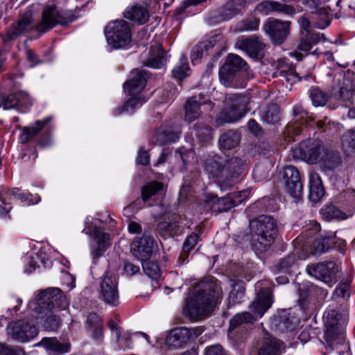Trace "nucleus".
<instances>
[{"label":"nucleus","instance_id":"nucleus-61","mask_svg":"<svg viewBox=\"0 0 355 355\" xmlns=\"http://www.w3.org/2000/svg\"><path fill=\"white\" fill-rule=\"evenodd\" d=\"M140 268L139 266L135 265L130 262H125L123 265V270L128 276H132L139 272Z\"/></svg>","mask_w":355,"mask_h":355},{"label":"nucleus","instance_id":"nucleus-8","mask_svg":"<svg viewBox=\"0 0 355 355\" xmlns=\"http://www.w3.org/2000/svg\"><path fill=\"white\" fill-rule=\"evenodd\" d=\"M225 100L229 104L220 114L216 120L218 125L225 123H234L241 119L246 112L248 99L241 94H228Z\"/></svg>","mask_w":355,"mask_h":355},{"label":"nucleus","instance_id":"nucleus-14","mask_svg":"<svg viewBox=\"0 0 355 355\" xmlns=\"http://www.w3.org/2000/svg\"><path fill=\"white\" fill-rule=\"evenodd\" d=\"M283 179L287 192L295 201L300 200L303 194V185L297 168L293 165L285 166Z\"/></svg>","mask_w":355,"mask_h":355},{"label":"nucleus","instance_id":"nucleus-57","mask_svg":"<svg viewBox=\"0 0 355 355\" xmlns=\"http://www.w3.org/2000/svg\"><path fill=\"white\" fill-rule=\"evenodd\" d=\"M260 19L251 17L243 21V28L246 31H255L259 28Z\"/></svg>","mask_w":355,"mask_h":355},{"label":"nucleus","instance_id":"nucleus-10","mask_svg":"<svg viewBox=\"0 0 355 355\" xmlns=\"http://www.w3.org/2000/svg\"><path fill=\"white\" fill-rule=\"evenodd\" d=\"M306 271L310 276L332 286L336 282L338 268L334 261H322L308 265Z\"/></svg>","mask_w":355,"mask_h":355},{"label":"nucleus","instance_id":"nucleus-31","mask_svg":"<svg viewBox=\"0 0 355 355\" xmlns=\"http://www.w3.org/2000/svg\"><path fill=\"white\" fill-rule=\"evenodd\" d=\"M320 225L314 223L311 224V227L306 228L304 232L301 233V234L297 236L294 241V245H299L297 248L300 249H306L307 247L309 246L310 239L313 238L317 234L320 232Z\"/></svg>","mask_w":355,"mask_h":355},{"label":"nucleus","instance_id":"nucleus-19","mask_svg":"<svg viewBox=\"0 0 355 355\" xmlns=\"http://www.w3.org/2000/svg\"><path fill=\"white\" fill-rule=\"evenodd\" d=\"M249 194L248 191L244 190L239 192L240 199L237 201L233 200L232 197L225 196L218 198L215 196H210L206 200L207 206H209L213 211L222 212L227 211L232 207L240 203Z\"/></svg>","mask_w":355,"mask_h":355},{"label":"nucleus","instance_id":"nucleus-47","mask_svg":"<svg viewBox=\"0 0 355 355\" xmlns=\"http://www.w3.org/2000/svg\"><path fill=\"white\" fill-rule=\"evenodd\" d=\"M335 96L338 100L344 103L345 106H348L353 102V98L355 96V89L342 87Z\"/></svg>","mask_w":355,"mask_h":355},{"label":"nucleus","instance_id":"nucleus-4","mask_svg":"<svg viewBox=\"0 0 355 355\" xmlns=\"http://www.w3.org/2000/svg\"><path fill=\"white\" fill-rule=\"evenodd\" d=\"M245 61L236 54H229L219 71L220 83L227 87L243 88L248 80L254 77Z\"/></svg>","mask_w":355,"mask_h":355},{"label":"nucleus","instance_id":"nucleus-30","mask_svg":"<svg viewBox=\"0 0 355 355\" xmlns=\"http://www.w3.org/2000/svg\"><path fill=\"white\" fill-rule=\"evenodd\" d=\"M324 194V190L320 176L318 173H309V198L311 201L318 202Z\"/></svg>","mask_w":355,"mask_h":355},{"label":"nucleus","instance_id":"nucleus-58","mask_svg":"<svg viewBox=\"0 0 355 355\" xmlns=\"http://www.w3.org/2000/svg\"><path fill=\"white\" fill-rule=\"evenodd\" d=\"M196 135L198 137H202L203 140L209 138L212 128L209 125H203L202 124H197L194 127Z\"/></svg>","mask_w":355,"mask_h":355},{"label":"nucleus","instance_id":"nucleus-13","mask_svg":"<svg viewBox=\"0 0 355 355\" xmlns=\"http://www.w3.org/2000/svg\"><path fill=\"white\" fill-rule=\"evenodd\" d=\"M99 297L110 306H116L119 304L118 279L115 275L106 272L101 279L99 287Z\"/></svg>","mask_w":355,"mask_h":355},{"label":"nucleus","instance_id":"nucleus-54","mask_svg":"<svg viewBox=\"0 0 355 355\" xmlns=\"http://www.w3.org/2000/svg\"><path fill=\"white\" fill-rule=\"evenodd\" d=\"M207 45L205 43H200L195 46L191 53V58L193 64H195L198 60L202 58L204 54V49H207Z\"/></svg>","mask_w":355,"mask_h":355},{"label":"nucleus","instance_id":"nucleus-18","mask_svg":"<svg viewBox=\"0 0 355 355\" xmlns=\"http://www.w3.org/2000/svg\"><path fill=\"white\" fill-rule=\"evenodd\" d=\"M236 46L245 52L250 58L254 60H261L264 57L263 49L266 44L259 37H251L240 39L236 43Z\"/></svg>","mask_w":355,"mask_h":355},{"label":"nucleus","instance_id":"nucleus-21","mask_svg":"<svg viewBox=\"0 0 355 355\" xmlns=\"http://www.w3.org/2000/svg\"><path fill=\"white\" fill-rule=\"evenodd\" d=\"M345 245V241L336 239L335 236H327L316 239L311 245V253L314 254H323L330 249H336L342 251Z\"/></svg>","mask_w":355,"mask_h":355},{"label":"nucleus","instance_id":"nucleus-23","mask_svg":"<svg viewBox=\"0 0 355 355\" xmlns=\"http://www.w3.org/2000/svg\"><path fill=\"white\" fill-rule=\"evenodd\" d=\"M207 103V100L201 94L189 98L184 105V120L190 123L198 119L202 114L200 107Z\"/></svg>","mask_w":355,"mask_h":355},{"label":"nucleus","instance_id":"nucleus-26","mask_svg":"<svg viewBox=\"0 0 355 355\" xmlns=\"http://www.w3.org/2000/svg\"><path fill=\"white\" fill-rule=\"evenodd\" d=\"M125 17L139 24H145L149 19V12L146 6L135 3L126 8Z\"/></svg>","mask_w":355,"mask_h":355},{"label":"nucleus","instance_id":"nucleus-43","mask_svg":"<svg viewBox=\"0 0 355 355\" xmlns=\"http://www.w3.org/2000/svg\"><path fill=\"white\" fill-rule=\"evenodd\" d=\"M322 212L323 216L327 220L334 218L343 220L350 216H348V212L346 210L345 211H343L332 205L326 206L324 209H322Z\"/></svg>","mask_w":355,"mask_h":355},{"label":"nucleus","instance_id":"nucleus-36","mask_svg":"<svg viewBox=\"0 0 355 355\" xmlns=\"http://www.w3.org/2000/svg\"><path fill=\"white\" fill-rule=\"evenodd\" d=\"M309 96L314 106H324L329 100L330 94L318 87L309 89Z\"/></svg>","mask_w":355,"mask_h":355},{"label":"nucleus","instance_id":"nucleus-6","mask_svg":"<svg viewBox=\"0 0 355 355\" xmlns=\"http://www.w3.org/2000/svg\"><path fill=\"white\" fill-rule=\"evenodd\" d=\"M272 302L270 288H262L259 290L257 299L250 306L253 314L247 311L236 314L230 321V327L234 329L243 323H252L257 318H261Z\"/></svg>","mask_w":355,"mask_h":355},{"label":"nucleus","instance_id":"nucleus-35","mask_svg":"<svg viewBox=\"0 0 355 355\" xmlns=\"http://www.w3.org/2000/svg\"><path fill=\"white\" fill-rule=\"evenodd\" d=\"M244 0H233L228 2L221 12L223 20H229L237 15L244 6Z\"/></svg>","mask_w":355,"mask_h":355},{"label":"nucleus","instance_id":"nucleus-41","mask_svg":"<svg viewBox=\"0 0 355 355\" xmlns=\"http://www.w3.org/2000/svg\"><path fill=\"white\" fill-rule=\"evenodd\" d=\"M8 191L1 185L0 186V218H10L9 212L12 209L11 202L7 201Z\"/></svg>","mask_w":355,"mask_h":355},{"label":"nucleus","instance_id":"nucleus-22","mask_svg":"<svg viewBox=\"0 0 355 355\" xmlns=\"http://www.w3.org/2000/svg\"><path fill=\"white\" fill-rule=\"evenodd\" d=\"M148 76L144 70L135 69L131 73V78L123 84V88L130 96L140 94L146 86Z\"/></svg>","mask_w":355,"mask_h":355},{"label":"nucleus","instance_id":"nucleus-56","mask_svg":"<svg viewBox=\"0 0 355 355\" xmlns=\"http://www.w3.org/2000/svg\"><path fill=\"white\" fill-rule=\"evenodd\" d=\"M199 236L196 233L191 234L186 239L183 244V251L190 252L197 244Z\"/></svg>","mask_w":355,"mask_h":355},{"label":"nucleus","instance_id":"nucleus-63","mask_svg":"<svg viewBox=\"0 0 355 355\" xmlns=\"http://www.w3.org/2000/svg\"><path fill=\"white\" fill-rule=\"evenodd\" d=\"M205 355H225L222 346L213 345L207 349Z\"/></svg>","mask_w":355,"mask_h":355},{"label":"nucleus","instance_id":"nucleus-53","mask_svg":"<svg viewBox=\"0 0 355 355\" xmlns=\"http://www.w3.org/2000/svg\"><path fill=\"white\" fill-rule=\"evenodd\" d=\"M334 295L336 297H343L344 299H348L351 295L350 284L347 282H341L336 287Z\"/></svg>","mask_w":355,"mask_h":355},{"label":"nucleus","instance_id":"nucleus-60","mask_svg":"<svg viewBox=\"0 0 355 355\" xmlns=\"http://www.w3.org/2000/svg\"><path fill=\"white\" fill-rule=\"evenodd\" d=\"M279 329L282 331H292L295 328V324L288 318L282 320L279 324Z\"/></svg>","mask_w":355,"mask_h":355},{"label":"nucleus","instance_id":"nucleus-17","mask_svg":"<svg viewBox=\"0 0 355 355\" xmlns=\"http://www.w3.org/2000/svg\"><path fill=\"white\" fill-rule=\"evenodd\" d=\"M291 22L269 18L263 24V30L270 36L274 43L282 44L289 33Z\"/></svg>","mask_w":355,"mask_h":355},{"label":"nucleus","instance_id":"nucleus-7","mask_svg":"<svg viewBox=\"0 0 355 355\" xmlns=\"http://www.w3.org/2000/svg\"><path fill=\"white\" fill-rule=\"evenodd\" d=\"M108 44L113 49H125L132 40L131 28L123 19L110 22L104 30Z\"/></svg>","mask_w":355,"mask_h":355},{"label":"nucleus","instance_id":"nucleus-50","mask_svg":"<svg viewBox=\"0 0 355 355\" xmlns=\"http://www.w3.org/2000/svg\"><path fill=\"white\" fill-rule=\"evenodd\" d=\"M275 12L293 16L296 13V9L291 5L286 3V1H275Z\"/></svg>","mask_w":355,"mask_h":355},{"label":"nucleus","instance_id":"nucleus-29","mask_svg":"<svg viewBox=\"0 0 355 355\" xmlns=\"http://www.w3.org/2000/svg\"><path fill=\"white\" fill-rule=\"evenodd\" d=\"M179 139V132L171 129L157 130L152 134L150 141L157 145L175 142Z\"/></svg>","mask_w":355,"mask_h":355},{"label":"nucleus","instance_id":"nucleus-38","mask_svg":"<svg viewBox=\"0 0 355 355\" xmlns=\"http://www.w3.org/2000/svg\"><path fill=\"white\" fill-rule=\"evenodd\" d=\"M261 117L268 124H275L280 119L279 108L276 104L268 105L261 113Z\"/></svg>","mask_w":355,"mask_h":355},{"label":"nucleus","instance_id":"nucleus-28","mask_svg":"<svg viewBox=\"0 0 355 355\" xmlns=\"http://www.w3.org/2000/svg\"><path fill=\"white\" fill-rule=\"evenodd\" d=\"M35 346H40L48 351L58 354L67 353L71 347L69 343H60L55 337L43 338L40 342L35 344Z\"/></svg>","mask_w":355,"mask_h":355},{"label":"nucleus","instance_id":"nucleus-2","mask_svg":"<svg viewBox=\"0 0 355 355\" xmlns=\"http://www.w3.org/2000/svg\"><path fill=\"white\" fill-rule=\"evenodd\" d=\"M247 160L239 157L225 159L215 153L204 155L202 166L209 180L220 186L231 187L245 170Z\"/></svg>","mask_w":355,"mask_h":355},{"label":"nucleus","instance_id":"nucleus-42","mask_svg":"<svg viewBox=\"0 0 355 355\" xmlns=\"http://www.w3.org/2000/svg\"><path fill=\"white\" fill-rule=\"evenodd\" d=\"M190 68L187 58L184 55H182L177 63L176 66L173 68L172 73L173 76L178 79L182 80L186 76H189Z\"/></svg>","mask_w":355,"mask_h":355},{"label":"nucleus","instance_id":"nucleus-15","mask_svg":"<svg viewBox=\"0 0 355 355\" xmlns=\"http://www.w3.org/2000/svg\"><path fill=\"white\" fill-rule=\"evenodd\" d=\"M7 331L13 340L20 343L28 341L38 334L35 325L25 320L10 322L7 328Z\"/></svg>","mask_w":355,"mask_h":355},{"label":"nucleus","instance_id":"nucleus-5","mask_svg":"<svg viewBox=\"0 0 355 355\" xmlns=\"http://www.w3.org/2000/svg\"><path fill=\"white\" fill-rule=\"evenodd\" d=\"M250 228L254 233L252 246L256 253L266 252L277 235L275 220L270 216L261 215L250 221Z\"/></svg>","mask_w":355,"mask_h":355},{"label":"nucleus","instance_id":"nucleus-39","mask_svg":"<svg viewBox=\"0 0 355 355\" xmlns=\"http://www.w3.org/2000/svg\"><path fill=\"white\" fill-rule=\"evenodd\" d=\"M232 289L229 295V300L233 304L240 303L244 297L245 288L242 281L231 280Z\"/></svg>","mask_w":355,"mask_h":355},{"label":"nucleus","instance_id":"nucleus-25","mask_svg":"<svg viewBox=\"0 0 355 355\" xmlns=\"http://www.w3.org/2000/svg\"><path fill=\"white\" fill-rule=\"evenodd\" d=\"M167 60L166 52L164 51L159 44L151 46L149 51V55L144 64L148 67L159 69L164 66Z\"/></svg>","mask_w":355,"mask_h":355},{"label":"nucleus","instance_id":"nucleus-45","mask_svg":"<svg viewBox=\"0 0 355 355\" xmlns=\"http://www.w3.org/2000/svg\"><path fill=\"white\" fill-rule=\"evenodd\" d=\"M342 196L345 209L348 212V216H353L355 212V190L348 189L343 192Z\"/></svg>","mask_w":355,"mask_h":355},{"label":"nucleus","instance_id":"nucleus-3","mask_svg":"<svg viewBox=\"0 0 355 355\" xmlns=\"http://www.w3.org/2000/svg\"><path fill=\"white\" fill-rule=\"evenodd\" d=\"M69 304L65 294L58 288H49L41 291L36 297L34 311L37 319L47 331H55L60 325V318L56 313L66 309Z\"/></svg>","mask_w":355,"mask_h":355},{"label":"nucleus","instance_id":"nucleus-46","mask_svg":"<svg viewBox=\"0 0 355 355\" xmlns=\"http://www.w3.org/2000/svg\"><path fill=\"white\" fill-rule=\"evenodd\" d=\"M179 225L176 221H162L157 224V230L164 236H173L178 230Z\"/></svg>","mask_w":355,"mask_h":355},{"label":"nucleus","instance_id":"nucleus-48","mask_svg":"<svg viewBox=\"0 0 355 355\" xmlns=\"http://www.w3.org/2000/svg\"><path fill=\"white\" fill-rule=\"evenodd\" d=\"M130 96L131 97L126 102L123 107L119 110V114L123 112L125 110L132 113L135 108L141 106L142 104L146 102V100L140 94Z\"/></svg>","mask_w":355,"mask_h":355},{"label":"nucleus","instance_id":"nucleus-64","mask_svg":"<svg viewBox=\"0 0 355 355\" xmlns=\"http://www.w3.org/2000/svg\"><path fill=\"white\" fill-rule=\"evenodd\" d=\"M345 138L349 146L355 150V129L348 130L345 135Z\"/></svg>","mask_w":355,"mask_h":355},{"label":"nucleus","instance_id":"nucleus-11","mask_svg":"<svg viewBox=\"0 0 355 355\" xmlns=\"http://www.w3.org/2000/svg\"><path fill=\"white\" fill-rule=\"evenodd\" d=\"M85 225L83 232L86 234L92 236L96 241V243L92 245V256L93 259H98L103 256L110 245V236L97 227L96 225L89 223L87 218L85 220Z\"/></svg>","mask_w":355,"mask_h":355},{"label":"nucleus","instance_id":"nucleus-9","mask_svg":"<svg viewBox=\"0 0 355 355\" xmlns=\"http://www.w3.org/2000/svg\"><path fill=\"white\" fill-rule=\"evenodd\" d=\"M75 19L76 17L71 10H58L55 6H46L42 12L41 21L35 28L37 31L44 33L58 24H66Z\"/></svg>","mask_w":355,"mask_h":355},{"label":"nucleus","instance_id":"nucleus-33","mask_svg":"<svg viewBox=\"0 0 355 355\" xmlns=\"http://www.w3.org/2000/svg\"><path fill=\"white\" fill-rule=\"evenodd\" d=\"M164 194V185L163 183L153 181L144 186L141 189V198L144 202L148 201L149 199H155L156 198L162 197Z\"/></svg>","mask_w":355,"mask_h":355},{"label":"nucleus","instance_id":"nucleus-27","mask_svg":"<svg viewBox=\"0 0 355 355\" xmlns=\"http://www.w3.org/2000/svg\"><path fill=\"white\" fill-rule=\"evenodd\" d=\"M53 120L52 116H47L42 120H37L34 125L31 127H24L22 129L19 137V141L21 144L28 143L34 138L43 128L47 127L49 123Z\"/></svg>","mask_w":355,"mask_h":355},{"label":"nucleus","instance_id":"nucleus-55","mask_svg":"<svg viewBox=\"0 0 355 355\" xmlns=\"http://www.w3.org/2000/svg\"><path fill=\"white\" fill-rule=\"evenodd\" d=\"M17 92L9 94L3 101L2 106L3 109L8 110L18 107L19 100Z\"/></svg>","mask_w":355,"mask_h":355},{"label":"nucleus","instance_id":"nucleus-16","mask_svg":"<svg viewBox=\"0 0 355 355\" xmlns=\"http://www.w3.org/2000/svg\"><path fill=\"white\" fill-rule=\"evenodd\" d=\"M157 247V242L150 235L144 234L142 236L135 237L131 244V252L139 259L148 260L150 258Z\"/></svg>","mask_w":355,"mask_h":355},{"label":"nucleus","instance_id":"nucleus-40","mask_svg":"<svg viewBox=\"0 0 355 355\" xmlns=\"http://www.w3.org/2000/svg\"><path fill=\"white\" fill-rule=\"evenodd\" d=\"M311 19L315 21V27L320 29L325 28L331 22V17L325 8L318 9L313 14Z\"/></svg>","mask_w":355,"mask_h":355},{"label":"nucleus","instance_id":"nucleus-12","mask_svg":"<svg viewBox=\"0 0 355 355\" xmlns=\"http://www.w3.org/2000/svg\"><path fill=\"white\" fill-rule=\"evenodd\" d=\"M304 156L310 164H314L319 159H324L330 168H334L340 164V158L337 154L333 155L332 157L334 159L332 163L329 161L331 155L327 153V149L322 142L319 140L313 141L306 146V149L304 151Z\"/></svg>","mask_w":355,"mask_h":355},{"label":"nucleus","instance_id":"nucleus-1","mask_svg":"<svg viewBox=\"0 0 355 355\" xmlns=\"http://www.w3.org/2000/svg\"><path fill=\"white\" fill-rule=\"evenodd\" d=\"M222 297L218 281L214 277H208L193 288L187 300L185 311L191 319L198 320L212 311Z\"/></svg>","mask_w":355,"mask_h":355},{"label":"nucleus","instance_id":"nucleus-24","mask_svg":"<svg viewBox=\"0 0 355 355\" xmlns=\"http://www.w3.org/2000/svg\"><path fill=\"white\" fill-rule=\"evenodd\" d=\"M191 340L189 329L185 327L173 329L166 338V343L174 348H179Z\"/></svg>","mask_w":355,"mask_h":355},{"label":"nucleus","instance_id":"nucleus-34","mask_svg":"<svg viewBox=\"0 0 355 355\" xmlns=\"http://www.w3.org/2000/svg\"><path fill=\"white\" fill-rule=\"evenodd\" d=\"M218 142L222 148L232 149L239 145L240 135L234 130H229L220 137Z\"/></svg>","mask_w":355,"mask_h":355},{"label":"nucleus","instance_id":"nucleus-51","mask_svg":"<svg viewBox=\"0 0 355 355\" xmlns=\"http://www.w3.org/2000/svg\"><path fill=\"white\" fill-rule=\"evenodd\" d=\"M296 261L294 254H289L284 259H280L276 267L279 272H287L289 269L295 264Z\"/></svg>","mask_w":355,"mask_h":355},{"label":"nucleus","instance_id":"nucleus-59","mask_svg":"<svg viewBox=\"0 0 355 355\" xmlns=\"http://www.w3.org/2000/svg\"><path fill=\"white\" fill-rule=\"evenodd\" d=\"M149 162L150 155L148 152L146 150L144 147H140L137 158V162L139 164L146 166L149 164Z\"/></svg>","mask_w":355,"mask_h":355},{"label":"nucleus","instance_id":"nucleus-44","mask_svg":"<svg viewBox=\"0 0 355 355\" xmlns=\"http://www.w3.org/2000/svg\"><path fill=\"white\" fill-rule=\"evenodd\" d=\"M8 195L14 196L16 199L21 200V202H27L28 205L36 204L40 201V197L35 196L34 199L33 196L28 191H24L18 188L12 189L10 192L8 191Z\"/></svg>","mask_w":355,"mask_h":355},{"label":"nucleus","instance_id":"nucleus-32","mask_svg":"<svg viewBox=\"0 0 355 355\" xmlns=\"http://www.w3.org/2000/svg\"><path fill=\"white\" fill-rule=\"evenodd\" d=\"M283 343L274 337L266 338L257 355H280Z\"/></svg>","mask_w":355,"mask_h":355},{"label":"nucleus","instance_id":"nucleus-37","mask_svg":"<svg viewBox=\"0 0 355 355\" xmlns=\"http://www.w3.org/2000/svg\"><path fill=\"white\" fill-rule=\"evenodd\" d=\"M144 261L142 263L143 270L144 273L152 279V286L156 288L159 285L157 279L159 277V268L156 263L149 261L148 259Z\"/></svg>","mask_w":355,"mask_h":355},{"label":"nucleus","instance_id":"nucleus-49","mask_svg":"<svg viewBox=\"0 0 355 355\" xmlns=\"http://www.w3.org/2000/svg\"><path fill=\"white\" fill-rule=\"evenodd\" d=\"M275 1L265 0L259 3L255 7V12L265 16L275 12Z\"/></svg>","mask_w":355,"mask_h":355},{"label":"nucleus","instance_id":"nucleus-20","mask_svg":"<svg viewBox=\"0 0 355 355\" xmlns=\"http://www.w3.org/2000/svg\"><path fill=\"white\" fill-rule=\"evenodd\" d=\"M33 12L27 10L21 15L18 20L14 23L6 34V40L11 41L32 28Z\"/></svg>","mask_w":355,"mask_h":355},{"label":"nucleus","instance_id":"nucleus-62","mask_svg":"<svg viewBox=\"0 0 355 355\" xmlns=\"http://www.w3.org/2000/svg\"><path fill=\"white\" fill-rule=\"evenodd\" d=\"M119 345L123 349L132 348V343L130 340V336L129 334H124L121 338H117Z\"/></svg>","mask_w":355,"mask_h":355},{"label":"nucleus","instance_id":"nucleus-52","mask_svg":"<svg viewBox=\"0 0 355 355\" xmlns=\"http://www.w3.org/2000/svg\"><path fill=\"white\" fill-rule=\"evenodd\" d=\"M17 100H19L18 109L21 112H26L32 104L30 96L23 91L17 92Z\"/></svg>","mask_w":355,"mask_h":355}]
</instances>
